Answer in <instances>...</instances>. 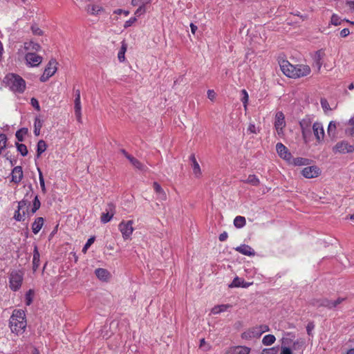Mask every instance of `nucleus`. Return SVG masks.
<instances>
[{
    "label": "nucleus",
    "mask_w": 354,
    "mask_h": 354,
    "mask_svg": "<svg viewBox=\"0 0 354 354\" xmlns=\"http://www.w3.org/2000/svg\"><path fill=\"white\" fill-rule=\"evenodd\" d=\"M280 68L285 75L291 78L305 77L308 75L311 72V69L308 65H292L286 60L281 62Z\"/></svg>",
    "instance_id": "obj_1"
},
{
    "label": "nucleus",
    "mask_w": 354,
    "mask_h": 354,
    "mask_svg": "<svg viewBox=\"0 0 354 354\" xmlns=\"http://www.w3.org/2000/svg\"><path fill=\"white\" fill-rule=\"evenodd\" d=\"M9 325L12 333L17 335L23 333L27 325L25 311L21 309L15 310L10 318Z\"/></svg>",
    "instance_id": "obj_2"
},
{
    "label": "nucleus",
    "mask_w": 354,
    "mask_h": 354,
    "mask_svg": "<svg viewBox=\"0 0 354 354\" xmlns=\"http://www.w3.org/2000/svg\"><path fill=\"white\" fill-rule=\"evenodd\" d=\"M4 81L13 92L22 93L26 89V82L19 75L8 74L6 76Z\"/></svg>",
    "instance_id": "obj_3"
},
{
    "label": "nucleus",
    "mask_w": 354,
    "mask_h": 354,
    "mask_svg": "<svg viewBox=\"0 0 354 354\" xmlns=\"http://www.w3.org/2000/svg\"><path fill=\"white\" fill-rule=\"evenodd\" d=\"M30 202L23 199L18 203L17 209L15 211L13 218L17 221H24L26 217H30V210L29 209Z\"/></svg>",
    "instance_id": "obj_4"
},
{
    "label": "nucleus",
    "mask_w": 354,
    "mask_h": 354,
    "mask_svg": "<svg viewBox=\"0 0 354 354\" xmlns=\"http://www.w3.org/2000/svg\"><path fill=\"white\" fill-rule=\"evenodd\" d=\"M133 225V221L132 220L127 221H122L118 225V229L120 231L124 240H128L131 238L134 231Z\"/></svg>",
    "instance_id": "obj_5"
},
{
    "label": "nucleus",
    "mask_w": 354,
    "mask_h": 354,
    "mask_svg": "<svg viewBox=\"0 0 354 354\" xmlns=\"http://www.w3.org/2000/svg\"><path fill=\"white\" fill-rule=\"evenodd\" d=\"M333 151L335 153H351L354 151V145L349 144L346 140H342L335 145Z\"/></svg>",
    "instance_id": "obj_6"
},
{
    "label": "nucleus",
    "mask_w": 354,
    "mask_h": 354,
    "mask_svg": "<svg viewBox=\"0 0 354 354\" xmlns=\"http://www.w3.org/2000/svg\"><path fill=\"white\" fill-rule=\"evenodd\" d=\"M23 281V274L20 271H13L10 277V287L13 291L18 290Z\"/></svg>",
    "instance_id": "obj_7"
},
{
    "label": "nucleus",
    "mask_w": 354,
    "mask_h": 354,
    "mask_svg": "<svg viewBox=\"0 0 354 354\" xmlns=\"http://www.w3.org/2000/svg\"><path fill=\"white\" fill-rule=\"evenodd\" d=\"M57 62L55 59H50L45 68L44 73L40 77L41 82H46L50 77H52L57 71Z\"/></svg>",
    "instance_id": "obj_8"
},
{
    "label": "nucleus",
    "mask_w": 354,
    "mask_h": 354,
    "mask_svg": "<svg viewBox=\"0 0 354 354\" xmlns=\"http://www.w3.org/2000/svg\"><path fill=\"white\" fill-rule=\"evenodd\" d=\"M286 127L285 116L281 111L275 115L274 127L279 136L283 135V128Z\"/></svg>",
    "instance_id": "obj_9"
},
{
    "label": "nucleus",
    "mask_w": 354,
    "mask_h": 354,
    "mask_svg": "<svg viewBox=\"0 0 354 354\" xmlns=\"http://www.w3.org/2000/svg\"><path fill=\"white\" fill-rule=\"evenodd\" d=\"M302 136L305 142H308V138L311 134V121L310 118H306L299 122Z\"/></svg>",
    "instance_id": "obj_10"
},
{
    "label": "nucleus",
    "mask_w": 354,
    "mask_h": 354,
    "mask_svg": "<svg viewBox=\"0 0 354 354\" xmlns=\"http://www.w3.org/2000/svg\"><path fill=\"white\" fill-rule=\"evenodd\" d=\"M26 64L31 67L38 66L42 62V57L35 54V53H28L25 55Z\"/></svg>",
    "instance_id": "obj_11"
},
{
    "label": "nucleus",
    "mask_w": 354,
    "mask_h": 354,
    "mask_svg": "<svg viewBox=\"0 0 354 354\" xmlns=\"http://www.w3.org/2000/svg\"><path fill=\"white\" fill-rule=\"evenodd\" d=\"M115 212V207L113 203H109L105 209V212L101 215V222L106 223L113 217Z\"/></svg>",
    "instance_id": "obj_12"
},
{
    "label": "nucleus",
    "mask_w": 354,
    "mask_h": 354,
    "mask_svg": "<svg viewBox=\"0 0 354 354\" xmlns=\"http://www.w3.org/2000/svg\"><path fill=\"white\" fill-rule=\"evenodd\" d=\"M320 173V169L317 166L306 167L301 170L302 175L306 178H316Z\"/></svg>",
    "instance_id": "obj_13"
},
{
    "label": "nucleus",
    "mask_w": 354,
    "mask_h": 354,
    "mask_svg": "<svg viewBox=\"0 0 354 354\" xmlns=\"http://www.w3.org/2000/svg\"><path fill=\"white\" fill-rule=\"evenodd\" d=\"M313 133L318 142H322L324 140L325 133L323 125L321 122H315L312 127Z\"/></svg>",
    "instance_id": "obj_14"
},
{
    "label": "nucleus",
    "mask_w": 354,
    "mask_h": 354,
    "mask_svg": "<svg viewBox=\"0 0 354 354\" xmlns=\"http://www.w3.org/2000/svg\"><path fill=\"white\" fill-rule=\"evenodd\" d=\"M324 57L325 53L323 49L317 50L313 57V65L317 67L318 73L320 71L321 68L322 66L323 59Z\"/></svg>",
    "instance_id": "obj_15"
},
{
    "label": "nucleus",
    "mask_w": 354,
    "mask_h": 354,
    "mask_svg": "<svg viewBox=\"0 0 354 354\" xmlns=\"http://www.w3.org/2000/svg\"><path fill=\"white\" fill-rule=\"evenodd\" d=\"M276 150L278 155L283 159L290 161L292 158L291 153L289 152L288 148L281 142H279L276 145Z\"/></svg>",
    "instance_id": "obj_16"
},
{
    "label": "nucleus",
    "mask_w": 354,
    "mask_h": 354,
    "mask_svg": "<svg viewBox=\"0 0 354 354\" xmlns=\"http://www.w3.org/2000/svg\"><path fill=\"white\" fill-rule=\"evenodd\" d=\"M121 153L130 161L132 165L140 171H145L146 167L138 160L129 155L125 150L122 149Z\"/></svg>",
    "instance_id": "obj_17"
},
{
    "label": "nucleus",
    "mask_w": 354,
    "mask_h": 354,
    "mask_svg": "<svg viewBox=\"0 0 354 354\" xmlns=\"http://www.w3.org/2000/svg\"><path fill=\"white\" fill-rule=\"evenodd\" d=\"M23 176L24 173L21 166H16L12 169L11 172L12 182L19 184L21 181Z\"/></svg>",
    "instance_id": "obj_18"
},
{
    "label": "nucleus",
    "mask_w": 354,
    "mask_h": 354,
    "mask_svg": "<svg viewBox=\"0 0 354 354\" xmlns=\"http://www.w3.org/2000/svg\"><path fill=\"white\" fill-rule=\"evenodd\" d=\"M260 332L257 326L249 328L241 334V337L244 339L250 340L260 337Z\"/></svg>",
    "instance_id": "obj_19"
},
{
    "label": "nucleus",
    "mask_w": 354,
    "mask_h": 354,
    "mask_svg": "<svg viewBox=\"0 0 354 354\" xmlns=\"http://www.w3.org/2000/svg\"><path fill=\"white\" fill-rule=\"evenodd\" d=\"M295 335L292 333H286L282 338L281 339L280 342L281 344V346H288L290 347L292 345L294 341L295 340Z\"/></svg>",
    "instance_id": "obj_20"
},
{
    "label": "nucleus",
    "mask_w": 354,
    "mask_h": 354,
    "mask_svg": "<svg viewBox=\"0 0 354 354\" xmlns=\"http://www.w3.org/2000/svg\"><path fill=\"white\" fill-rule=\"evenodd\" d=\"M234 250L241 254L249 257L254 256V250L248 245L243 244L234 248Z\"/></svg>",
    "instance_id": "obj_21"
},
{
    "label": "nucleus",
    "mask_w": 354,
    "mask_h": 354,
    "mask_svg": "<svg viewBox=\"0 0 354 354\" xmlns=\"http://www.w3.org/2000/svg\"><path fill=\"white\" fill-rule=\"evenodd\" d=\"M250 352V348L247 346H238L231 347L228 351L227 354H249Z\"/></svg>",
    "instance_id": "obj_22"
},
{
    "label": "nucleus",
    "mask_w": 354,
    "mask_h": 354,
    "mask_svg": "<svg viewBox=\"0 0 354 354\" xmlns=\"http://www.w3.org/2000/svg\"><path fill=\"white\" fill-rule=\"evenodd\" d=\"M313 304L317 307L323 306L327 308L328 309H334V306H333V300L328 299L327 298L316 300Z\"/></svg>",
    "instance_id": "obj_23"
},
{
    "label": "nucleus",
    "mask_w": 354,
    "mask_h": 354,
    "mask_svg": "<svg viewBox=\"0 0 354 354\" xmlns=\"http://www.w3.org/2000/svg\"><path fill=\"white\" fill-rule=\"evenodd\" d=\"M74 111L77 122L82 123V105L80 99H75Z\"/></svg>",
    "instance_id": "obj_24"
},
{
    "label": "nucleus",
    "mask_w": 354,
    "mask_h": 354,
    "mask_svg": "<svg viewBox=\"0 0 354 354\" xmlns=\"http://www.w3.org/2000/svg\"><path fill=\"white\" fill-rule=\"evenodd\" d=\"M96 277L102 281H107L110 277L109 272L104 268H97L95 270Z\"/></svg>",
    "instance_id": "obj_25"
},
{
    "label": "nucleus",
    "mask_w": 354,
    "mask_h": 354,
    "mask_svg": "<svg viewBox=\"0 0 354 354\" xmlns=\"http://www.w3.org/2000/svg\"><path fill=\"white\" fill-rule=\"evenodd\" d=\"M44 220L42 217H37L32 225V230L35 234H37L42 228Z\"/></svg>",
    "instance_id": "obj_26"
},
{
    "label": "nucleus",
    "mask_w": 354,
    "mask_h": 354,
    "mask_svg": "<svg viewBox=\"0 0 354 354\" xmlns=\"http://www.w3.org/2000/svg\"><path fill=\"white\" fill-rule=\"evenodd\" d=\"M40 254L37 245L34 246L33 257H32V269L36 271L39 266Z\"/></svg>",
    "instance_id": "obj_27"
},
{
    "label": "nucleus",
    "mask_w": 354,
    "mask_h": 354,
    "mask_svg": "<svg viewBox=\"0 0 354 354\" xmlns=\"http://www.w3.org/2000/svg\"><path fill=\"white\" fill-rule=\"evenodd\" d=\"M250 285V283L245 282L244 280L240 279L238 277H236L232 282L229 285L230 288H234V287H243V288H248Z\"/></svg>",
    "instance_id": "obj_28"
},
{
    "label": "nucleus",
    "mask_w": 354,
    "mask_h": 354,
    "mask_svg": "<svg viewBox=\"0 0 354 354\" xmlns=\"http://www.w3.org/2000/svg\"><path fill=\"white\" fill-rule=\"evenodd\" d=\"M153 187L156 193L158 194V198L160 200L165 201L167 199V195L161 186L158 183L154 182Z\"/></svg>",
    "instance_id": "obj_29"
},
{
    "label": "nucleus",
    "mask_w": 354,
    "mask_h": 354,
    "mask_svg": "<svg viewBox=\"0 0 354 354\" xmlns=\"http://www.w3.org/2000/svg\"><path fill=\"white\" fill-rule=\"evenodd\" d=\"M305 344V341L302 338H297L295 339L292 345V351H301V352H303L304 347Z\"/></svg>",
    "instance_id": "obj_30"
},
{
    "label": "nucleus",
    "mask_w": 354,
    "mask_h": 354,
    "mask_svg": "<svg viewBox=\"0 0 354 354\" xmlns=\"http://www.w3.org/2000/svg\"><path fill=\"white\" fill-rule=\"evenodd\" d=\"M290 164L295 165V166H303V165H308V159L304 158H290V161H288Z\"/></svg>",
    "instance_id": "obj_31"
},
{
    "label": "nucleus",
    "mask_w": 354,
    "mask_h": 354,
    "mask_svg": "<svg viewBox=\"0 0 354 354\" xmlns=\"http://www.w3.org/2000/svg\"><path fill=\"white\" fill-rule=\"evenodd\" d=\"M24 49L26 50L39 51L41 49V46L32 41H26L24 43Z\"/></svg>",
    "instance_id": "obj_32"
},
{
    "label": "nucleus",
    "mask_w": 354,
    "mask_h": 354,
    "mask_svg": "<svg viewBox=\"0 0 354 354\" xmlns=\"http://www.w3.org/2000/svg\"><path fill=\"white\" fill-rule=\"evenodd\" d=\"M86 10L88 14L95 15L102 10V8L98 5L88 4L86 8Z\"/></svg>",
    "instance_id": "obj_33"
},
{
    "label": "nucleus",
    "mask_w": 354,
    "mask_h": 354,
    "mask_svg": "<svg viewBox=\"0 0 354 354\" xmlns=\"http://www.w3.org/2000/svg\"><path fill=\"white\" fill-rule=\"evenodd\" d=\"M127 49V44L124 41L121 43V48L118 53V59L120 62H123L125 60V53Z\"/></svg>",
    "instance_id": "obj_34"
},
{
    "label": "nucleus",
    "mask_w": 354,
    "mask_h": 354,
    "mask_svg": "<svg viewBox=\"0 0 354 354\" xmlns=\"http://www.w3.org/2000/svg\"><path fill=\"white\" fill-rule=\"evenodd\" d=\"M230 308H231V306L229 304L218 305V306H215L214 308H212L211 312L212 314L216 315V314L226 311Z\"/></svg>",
    "instance_id": "obj_35"
},
{
    "label": "nucleus",
    "mask_w": 354,
    "mask_h": 354,
    "mask_svg": "<svg viewBox=\"0 0 354 354\" xmlns=\"http://www.w3.org/2000/svg\"><path fill=\"white\" fill-rule=\"evenodd\" d=\"M336 130H337V123L335 121H330L328 124V129H327L328 135L331 138L335 137Z\"/></svg>",
    "instance_id": "obj_36"
},
{
    "label": "nucleus",
    "mask_w": 354,
    "mask_h": 354,
    "mask_svg": "<svg viewBox=\"0 0 354 354\" xmlns=\"http://www.w3.org/2000/svg\"><path fill=\"white\" fill-rule=\"evenodd\" d=\"M246 224L245 218L241 216H237L234 219V225L237 228H241Z\"/></svg>",
    "instance_id": "obj_37"
},
{
    "label": "nucleus",
    "mask_w": 354,
    "mask_h": 354,
    "mask_svg": "<svg viewBox=\"0 0 354 354\" xmlns=\"http://www.w3.org/2000/svg\"><path fill=\"white\" fill-rule=\"evenodd\" d=\"M241 101L243 103V106L244 107V110L246 111L248 110V100H249V95L245 89H243L241 91Z\"/></svg>",
    "instance_id": "obj_38"
},
{
    "label": "nucleus",
    "mask_w": 354,
    "mask_h": 354,
    "mask_svg": "<svg viewBox=\"0 0 354 354\" xmlns=\"http://www.w3.org/2000/svg\"><path fill=\"white\" fill-rule=\"evenodd\" d=\"M276 337L274 335L269 334L263 337L262 344L265 346H270L274 343Z\"/></svg>",
    "instance_id": "obj_39"
},
{
    "label": "nucleus",
    "mask_w": 354,
    "mask_h": 354,
    "mask_svg": "<svg viewBox=\"0 0 354 354\" xmlns=\"http://www.w3.org/2000/svg\"><path fill=\"white\" fill-rule=\"evenodd\" d=\"M47 145L44 140H40L37 145V156L39 157L46 150Z\"/></svg>",
    "instance_id": "obj_40"
},
{
    "label": "nucleus",
    "mask_w": 354,
    "mask_h": 354,
    "mask_svg": "<svg viewBox=\"0 0 354 354\" xmlns=\"http://www.w3.org/2000/svg\"><path fill=\"white\" fill-rule=\"evenodd\" d=\"M192 168L193 170V174L194 176L197 178H199L202 176V171L201 167L198 164V162H195L194 164H192Z\"/></svg>",
    "instance_id": "obj_41"
},
{
    "label": "nucleus",
    "mask_w": 354,
    "mask_h": 354,
    "mask_svg": "<svg viewBox=\"0 0 354 354\" xmlns=\"http://www.w3.org/2000/svg\"><path fill=\"white\" fill-rule=\"evenodd\" d=\"M41 203L37 196H35L32 203V207L30 209V215H33L40 207Z\"/></svg>",
    "instance_id": "obj_42"
},
{
    "label": "nucleus",
    "mask_w": 354,
    "mask_h": 354,
    "mask_svg": "<svg viewBox=\"0 0 354 354\" xmlns=\"http://www.w3.org/2000/svg\"><path fill=\"white\" fill-rule=\"evenodd\" d=\"M37 171L39 173V184L41 186V189L42 192L44 194H45L46 192V186H45V182H44V178L43 174H42L41 169L39 167L37 168Z\"/></svg>",
    "instance_id": "obj_43"
},
{
    "label": "nucleus",
    "mask_w": 354,
    "mask_h": 354,
    "mask_svg": "<svg viewBox=\"0 0 354 354\" xmlns=\"http://www.w3.org/2000/svg\"><path fill=\"white\" fill-rule=\"evenodd\" d=\"M245 182L254 186L259 185L260 183L259 179L255 175H250Z\"/></svg>",
    "instance_id": "obj_44"
},
{
    "label": "nucleus",
    "mask_w": 354,
    "mask_h": 354,
    "mask_svg": "<svg viewBox=\"0 0 354 354\" xmlns=\"http://www.w3.org/2000/svg\"><path fill=\"white\" fill-rule=\"evenodd\" d=\"M28 133V129L26 128H22L18 130L16 133L15 136L17 139L19 141H23L24 140V136Z\"/></svg>",
    "instance_id": "obj_45"
},
{
    "label": "nucleus",
    "mask_w": 354,
    "mask_h": 354,
    "mask_svg": "<svg viewBox=\"0 0 354 354\" xmlns=\"http://www.w3.org/2000/svg\"><path fill=\"white\" fill-rule=\"evenodd\" d=\"M35 129H34V133L35 136H39L40 133V130L42 127V122L39 118H36L35 120Z\"/></svg>",
    "instance_id": "obj_46"
},
{
    "label": "nucleus",
    "mask_w": 354,
    "mask_h": 354,
    "mask_svg": "<svg viewBox=\"0 0 354 354\" xmlns=\"http://www.w3.org/2000/svg\"><path fill=\"white\" fill-rule=\"evenodd\" d=\"M7 138L3 133L0 134V154L3 150L6 147Z\"/></svg>",
    "instance_id": "obj_47"
},
{
    "label": "nucleus",
    "mask_w": 354,
    "mask_h": 354,
    "mask_svg": "<svg viewBox=\"0 0 354 354\" xmlns=\"http://www.w3.org/2000/svg\"><path fill=\"white\" fill-rule=\"evenodd\" d=\"M34 296V292L32 290H29L26 294V304L30 306Z\"/></svg>",
    "instance_id": "obj_48"
},
{
    "label": "nucleus",
    "mask_w": 354,
    "mask_h": 354,
    "mask_svg": "<svg viewBox=\"0 0 354 354\" xmlns=\"http://www.w3.org/2000/svg\"><path fill=\"white\" fill-rule=\"evenodd\" d=\"M17 147L18 151L21 154V156H26L28 154V149L25 145L17 144Z\"/></svg>",
    "instance_id": "obj_49"
},
{
    "label": "nucleus",
    "mask_w": 354,
    "mask_h": 354,
    "mask_svg": "<svg viewBox=\"0 0 354 354\" xmlns=\"http://www.w3.org/2000/svg\"><path fill=\"white\" fill-rule=\"evenodd\" d=\"M278 347H272L270 348H264L261 354H277L278 353Z\"/></svg>",
    "instance_id": "obj_50"
},
{
    "label": "nucleus",
    "mask_w": 354,
    "mask_h": 354,
    "mask_svg": "<svg viewBox=\"0 0 354 354\" xmlns=\"http://www.w3.org/2000/svg\"><path fill=\"white\" fill-rule=\"evenodd\" d=\"M320 103H321V106H322L323 110L325 112L331 110V109L330 107V105H329V103H328V102L327 101L326 99H324V98L321 99Z\"/></svg>",
    "instance_id": "obj_51"
},
{
    "label": "nucleus",
    "mask_w": 354,
    "mask_h": 354,
    "mask_svg": "<svg viewBox=\"0 0 354 354\" xmlns=\"http://www.w3.org/2000/svg\"><path fill=\"white\" fill-rule=\"evenodd\" d=\"M95 241V237L93 236V237H91L88 239V241H86V244L84 245V246L83 247V249H82V252L84 253H86L87 250L90 248V246Z\"/></svg>",
    "instance_id": "obj_52"
},
{
    "label": "nucleus",
    "mask_w": 354,
    "mask_h": 354,
    "mask_svg": "<svg viewBox=\"0 0 354 354\" xmlns=\"http://www.w3.org/2000/svg\"><path fill=\"white\" fill-rule=\"evenodd\" d=\"M31 30L35 35H43V31L36 24H33L31 26Z\"/></svg>",
    "instance_id": "obj_53"
},
{
    "label": "nucleus",
    "mask_w": 354,
    "mask_h": 354,
    "mask_svg": "<svg viewBox=\"0 0 354 354\" xmlns=\"http://www.w3.org/2000/svg\"><path fill=\"white\" fill-rule=\"evenodd\" d=\"M258 330L260 332V336L270 331V327L268 325L262 324L259 326H257Z\"/></svg>",
    "instance_id": "obj_54"
},
{
    "label": "nucleus",
    "mask_w": 354,
    "mask_h": 354,
    "mask_svg": "<svg viewBox=\"0 0 354 354\" xmlns=\"http://www.w3.org/2000/svg\"><path fill=\"white\" fill-rule=\"evenodd\" d=\"M146 12V9L145 7V3H142V5L139 6V8L136 10L135 15L136 16H140L143 14H145Z\"/></svg>",
    "instance_id": "obj_55"
},
{
    "label": "nucleus",
    "mask_w": 354,
    "mask_h": 354,
    "mask_svg": "<svg viewBox=\"0 0 354 354\" xmlns=\"http://www.w3.org/2000/svg\"><path fill=\"white\" fill-rule=\"evenodd\" d=\"M30 104L37 111H40V106L38 100L36 98L32 97L30 100Z\"/></svg>",
    "instance_id": "obj_56"
},
{
    "label": "nucleus",
    "mask_w": 354,
    "mask_h": 354,
    "mask_svg": "<svg viewBox=\"0 0 354 354\" xmlns=\"http://www.w3.org/2000/svg\"><path fill=\"white\" fill-rule=\"evenodd\" d=\"M292 351L290 347L288 346H281V353L280 354H292Z\"/></svg>",
    "instance_id": "obj_57"
},
{
    "label": "nucleus",
    "mask_w": 354,
    "mask_h": 354,
    "mask_svg": "<svg viewBox=\"0 0 354 354\" xmlns=\"http://www.w3.org/2000/svg\"><path fill=\"white\" fill-rule=\"evenodd\" d=\"M330 22L332 24L335 26H338L340 24V20L337 15H333L331 17Z\"/></svg>",
    "instance_id": "obj_58"
},
{
    "label": "nucleus",
    "mask_w": 354,
    "mask_h": 354,
    "mask_svg": "<svg viewBox=\"0 0 354 354\" xmlns=\"http://www.w3.org/2000/svg\"><path fill=\"white\" fill-rule=\"evenodd\" d=\"M136 20L137 19L136 17H131L129 20L125 21L124 27L125 28L130 27L131 26H132V24H133L136 21Z\"/></svg>",
    "instance_id": "obj_59"
},
{
    "label": "nucleus",
    "mask_w": 354,
    "mask_h": 354,
    "mask_svg": "<svg viewBox=\"0 0 354 354\" xmlns=\"http://www.w3.org/2000/svg\"><path fill=\"white\" fill-rule=\"evenodd\" d=\"M345 300L344 297H338L335 300H333V306H334V309L336 308L340 304H342Z\"/></svg>",
    "instance_id": "obj_60"
},
{
    "label": "nucleus",
    "mask_w": 354,
    "mask_h": 354,
    "mask_svg": "<svg viewBox=\"0 0 354 354\" xmlns=\"http://www.w3.org/2000/svg\"><path fill=\"white\" fill-rule=\"evenodd\" d=\"M207 97L208 98L213 101L216 97V93L213 90H208L207 91Z\"/></svg>",
    "instance_id": "obj_61"
},
{
    "label": "nucleus",
    "mask_w": 354,
    "mask_h": 354,
    "mask_svg": "<svg viewBox=\"0 0 354 354\" xmlns=\"http://www.w3.org/2000/svg\"><path fill=\"white\" fill-rule=\"evenodd\" d=\"M350 34V31L348 28H344L340 32V36L342 37H346Z\"/></svg>",
    "instance_id": "obj_62"
},
{
    "label": "nucleus",
    "mask_w": 354,
    "mask_h": 354,
    "mask_svg": "<svg viewBox=\"0 0 354 354\" xmlns=\"http://www.w3.org/2000/svg\"><path fill=\"white\" fill-rule=\"evenodd\" d=\"M228 237V234L226 232H223L219 235V241H225Z\"/></svg>",
    "instance_id": "obj_63"
},
{
    "label": "nucleus",
    "mask_w": 354,
    "mask_h": 354,
    "mask_svg": "<svg viewBox=\"0 0 354 354\" xmlns=\"http://www.w3.org/2000/svg\"><path fill=\"white\" fill-rule=\"evenodd\" d=\"M248 131L252 133H256V127L254 124H250L248 128Z\"/></svg>",
    "instance_id": "obj_64"
}]
</instances>
